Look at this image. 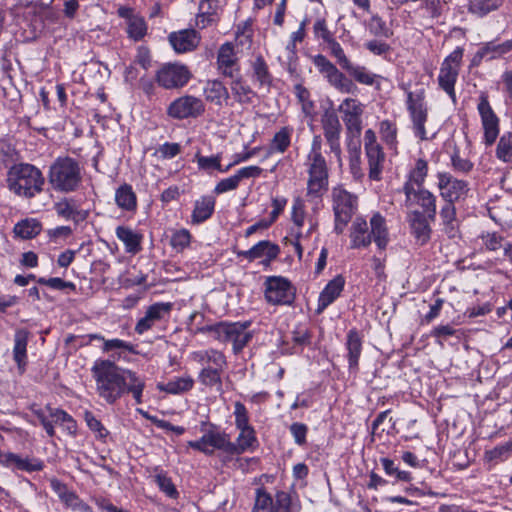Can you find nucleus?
<instances>
[{"label": "nucleus", "mask_w": 512, "mask_h": 512, "mask_svg": "<svg viewBox=\"0 0 512 512\" xmlns=\"http://www.w3.org/2000/svg\"><path fill=\"white\" fill-rule=\"evenodd\" d=\"M217 67L222 75L235 78L239 74L238 58L231 42L222 44L217 54Z\"/></svg>", "instance_id": "nucleus-21"}, {"label": "nucleus", "mask_w": 512, "mask_h": 512, "mask_svg": "<svg viewBox=\"0 0 512 512\" xmlns=\"http://www.w3.org/2000/svg\"><path fill=\"white\" fill-rule=\"evenodd\" d=\"M322 127L324 136H340L341 124L337 114L334 111H326L322 117Z\"/></svg>", "instance_id": "nucleus-43"}, {"label": "nucleus", "mask_w": 512, "mask_h": 512, "mask_svg": "<svg viewBox=\"0 0 512 512\" xmlns=\"http://www.w3.org/2000/svg\"><path fill=\"white\" fill-rule=\"evenodd\" d=\"M218 0H201L199 10L201 14L198 16L197 25L201 24V28H205L213 19L211 16L217 9Z\"/></svg>", "instance_id": "nucleus-46"}, {"label": "nucleus", "mask_w": 512, "mask_h": 512, "mask_svg": "<svg viewBox=\"0 0 512 512\" xmlns=\"http://www.w3.org/2000/svg\"><path fill=\"white\" fill-rule=\"evenodd\" d=\"M146 23L144 19L140 16H136L135 18H131V21L128 22L127 32L131 38L134 40H140L146 34Z\"/></svg>", "instance_id": "nucleus-54"}, {"label": "nucleus", "mask_w": 512, "mask_h": 512, "mask_svg": "<svg viewBox=\"0 0 512 512\" xmlns=\"http://www.w3.org/2000/svg\"><path fill=\"white\" fill-rule=\"evenodd\" d=\"M403 191L406 196V205H418L421 211L431 221L436 217V196L424 187H412L411 184H404Z\"/></svg>", "instance_id": "nucleus-15"}, {"label": "nucleus", "mask_w": 512, "mask_h": 512, "mask_svg": "<svg viewBox=\"0 0 512 512\" xmlns=\"http://www.w3.org/2000/svg\"><path fill=\"white\" fill-rule=\"evenodd\" d=\"M44 183L42 172L32 164H14L7 172L6 184L9 191L25 199H31L42 192Z\"/></svg>", "instance_id": "nucleus-3"}, {"label": "nucleus", "mask_w": 512, "mask_h": 512, "mask_svg": "<svg viewBox=\"0 0 512 512\" xmlns=\"http://www.w3.org/2000/svg\"><path fill=\"white\" fill-rule=\"evenodd\" d=\"M253 69V80L256 81L260 87L270 89L273 81V77L269 71L268 65L264 58L259 55L252 62Z\"/></svg>", "instance_id": "nucleus-32"}, {"label": "nucleus", "mask_w": 512, "mask_h": 512, "mask_svg": "<svg viewBox=\"0 0 512 512\" xmlns=\"http://www.w3.org/2000/svg\"><path fill=\"white\" fill-rule=\"evenodd\" d=\"M84 420L89 429L96 434L97 438L104 440L108 436V430L102 425L100 420H98L91 411H85Z\"/></svg>", "instance_id": "nucleus-51"}, {"label": "nucleus", "mask_w": 512, "mask_h": 512, "mask_svg": "<svg viewBox=\"0 0 512 512\" xmlns=\"http://www.w3.org/2000/svg\"><path fill=\"white\" fill-rule=\"evenodd\" d=\"M306 166L308 173L306 196L310 200H319L328 191L329 186V170L319 143L312 144Z\"/></svg>", "instance_id": "nucleus-4"}, {"label": "nucleus", "mask_w": 512, "mask_h": 512, "mask_svg": "<svg viewBox=\"0 0 512 512\" xmlns=\"http://www.w3.org/2000/svg\"><path fill=\"white\" fill-rule=\"evenodd\" d=\"M496 156L503 162H512V133H506L500 137L496 148Z\"/></svg>", "instance_id": "nucleus-45"}, {"label": "nucleus", "mask_w": 512, "mask_h": 512, "mask_svg": "<svg viewBox=\"0 0 512 512\" xmlns=\"http://www.w3.org/2000/svg\"><path fill=\"white\" fill-rule=\"evenodd\" d=\"M91 373L98 395L108 404H114L125 393H131L137 404L142 403L145 382L136 372L121 368L114 361L98 359Z\"/></svg>", "instance_id": "nucleus-1"}, {"label": "nucleus", "mask_w": 512, "mask_h": 512, "mask_svg": "<svg viewBox=\"0 0 512 512\" xmlns=\"http://www.w3.org/2000/svg\"><path fill=\"white\" fill-rule=\"evenodd\" d=\"M347 359L350 371H357L362 352V339L356 329H351L346 337Z\"/></svg>", "instance_id": "nucleus-25"}, {"label": "nucleus", "mask_w": 512, "mask_h": 512, "mask_svg": "<svg viewBox=\"0 0 512 512\" xmlns=\"http://www.w3.org/2000/svg\"><path fill=\"white\" fill-rule=\"evenodd\" d=\"M239 430L240 434L237 437L236 443L232 442L234 451H229V454L231 455L243 453L251 447L253 442L256 440L254 436V429L252 427L241 428Z\"/></svg>", "instance_id": "nucleus-40"}, {"label": "nucleus", "mask_w": 512, "mask_h": 512, "mask_svg": "<svg viewBox=\"0 0 512 512\" xmlns=\"http://www.w3.org/2000/svg\"><path fill=\"white\" fill-rule=\"evenodd\" d=\"M351 248H366L372 241L380 250L389 243V232L385 218L380 213L371 217L369 224L363 217H356L350 227Z\"/></svg>", "instance_id": "nucleus-2"}, {"label": "nucleus", "mask_w": 512, "mask_h": 512, "mask_svg": "<svg viewBox=\"0 0 512 512\" xmlns=\"http://www.w3.org/2000/svg\"><path fill=\"white\" fill-rule=\"evenodd\" d=\"M345 279L342 275H337L330 280L319 295L316 312L321 314L330 304H332L344 289Z\"/></svg>", "instance_id": "nucleus-23"}, {"label": "nucleus", "mask_w": 512, "mask_h": 512, "mask_svg": "<svg viewBox=\"0 0 512 512\" xmlns=\"http://www.w3.org/2000/svg\"><path fill=\"white\" fill-rule=\"evenodd\" d=\"M313 64L329 85L337 91L354 94L358 90L353 80L340 71L326 56L322 54L314 56Z\"/></svg>", "instance_id": "nucleus-9"}, {"label": "nucleus", "mask_w": 512, "mask_h": 512, "mask_svg": "<svg viewBox=\"0 0 512 512\" xmlns=\"http://www.w3.org/2000/svg\"><path fill=\"white\" fill-rule=\"evenodd\" d=\"M369 32L376 37L389 38L392 35V31L387 27L385 21L382 20L378 15L371 17L368 23Z\"/></svg>", "instance_id": "nucleus-50"}, {"label": "nucleus", "mask_w": 512, "mask_h": 512, "mask_svg": "<svg viewBox=\"0 0 512 512\" xmlns=\"http://www.w3.org/2000/svg\"><path fill=\"white\" fill-rule=\"evenodd\" d=\"M512 51V39L498 42V39L482 43L478 51L474 54L471 64L478 66L480 63L485 61H492L495 59L502 58L506 54Z\"/></svg>", "instance_id": "nucleus-19"}, {"label": "nucleus", "mask_w": 512, "mask_h": 512, "mask_svg": "<svg viewBox=\"0 0 512 512\" xmlns=\"http://www.w3.org/2000/svg\"><path fill=\"white\" fill-rule=\"evenodd\" d=\"M265 298L274 305L291 304L294 300V291L290 282L281 276H271L265 282Z\"/></svg>", "instance_id": "nucleus-14"}, {"label": "nucleus", "mask_w": 512, "mask_h": 512, "mask_svg": "<svg viewBox=\"0 0 512 512\" xmlns=\"http://www.w3.org/2000/svg\"><path fill=\"white\" fill-rule=\"evenodd\" d=\"M103 352H110L113 350H125L131 353H135L134 346L126 341L121 339H110L104 341V345L102 347Z\"/></svg>", "instance_id": "nucleus-63"}, {"label": "nucleus", "mask_w": 512, "mask_h": 512, "mask_svg": "<svg viewBox=\"0 0 512 512\" xmlns=\"http://www.w3.org/2000/svg\"><path fill=\"white\" fill-rule=\"evenodd\" d=\"M463 48L457 47L451 52L443 61L439 75V86L449 95V97L456 101L455 83L459 75V69L463 57Z\"/></svg>", "instance_id": "nucleus-11"}, {"label": "nucleus", "mask_w": 512, "mask_h": 512, "mask_svg": "<svg viewBox=\"0 0 512 512\" xmlns=\"http://www.w3.org/2000/svg\"><path fill=\"white\" fill-rule=\"evenodd\" d=\"M215 207V198L213 196H203L195 201L192 212V223L199 224L206 221L213 214Z\"/></svg>", "instance_id": "nucleus-29"}, {"label": "nucleus", "mask_w": 512, "mask_h": 512, "mask_svg": "<svg viewBox=\"0 0 512 512\" xmlns=\"http://www.w3.org/2000/svg\"><path fill=\"white\" fill-rule=\"evenodd\" d=\"M155 481L159 486L160 490L163 491L167 496L171 498H176L178 496V492L172 483L171 479L167 477L165 474H157L155 476Z\"/></svg>", "instance_id": "nucleus-61"}, {"label": "nucleus", "mask_w": 512, "mask_h": 512, "mask_svg": "<svg viewBox=\"0 0 512 512\" xmlns=\"http://www.w3.org/2000/svg\"><path fill=\"white\" fill-rule=\"evenodd\" d=\"M339 111L343 113V121L348 134L351 137L359 138L362 130L363 105L357 99L346 98L340 104Z\"/></svg>", "instance_id": "nucleus-18"}, {"label": "nucleus", "mask_w": 512, "mask_h": 512, "mask_svg": "<svg viewBox=\"0 0 512 512\" xmlns=\"http://www.w3.org/2000/svg\"><path fill=\"white\" fill-rule=\"evenodd\" d=\"M380 462L385 473L394 478L396 482H410L412 480L411 473L409 471L399 469L393 460L389 458H381Z\"/></svg>", "instance_id": "nucleus-41"}, {"label": "nucleus", "mask_w": 512, "mask_h": 512, "mask_svg": "<svg viewBox=\"0 0 512 512\" xmlns=\"http://www.w3.org/2000/svg\"><path fill=\"white\" fill-rule=\"evenodd\" d=\"M205 110L203 101L191 95L175 99L167 109V113L174 119L197 118Z\"/></svg>", "instance_id": "nucleus-17"}, {"label": "nucleus", "mask_w": 512, "mask_h": 512, "mask_svg": "<svg viewBox=\"0 0 512 512\" xmlns=\"http://www.w3.org/2000/svg\"><path fill=\"white\" fill-rule=\"evenodd\" d=\"M279 253L280 247L277 244L263 240L255 244L249 250L239 251L237 255L247 259L249 262L265 257L262 263L268 265L272 260L278 257Z\"/></svg>", "instance_id": "nucleus-22"}, {"label": "nucleus", "mask_w": 512, "mask_h": 512, "mask_svg": "<svg viewBox=\"0 0 512 512\" xmlns=\"http://www.w3.org/2000/svg\"><path fill=\"white\" fill-rule=\"evenodd\" d=\"M195 158H196L198 167L201 170H204V171H211L213 169L222 170L221 154H216V155H212V156H202L199 153H196Z\"/></svg>", "instance_id": "nucleus-49"}, {"label": "nucleus", "mask_w": 512, "mask_h": 512, "mask_svg": "<svg viewBox=\"0 0 512 512\" xmlns=\"http://www.w3.org/2000/svg\"><path fill=\"white\" fill-rule=\"evenodd\" d=\"M437 179L441 197L446 203L454 204L456 201L464 199L470 190L467 181L458 179L451 173L440 172L437 174Z\"/></svg>", "instance_id": "nucleus-13"}, {"label": "nucleus", "mask_w": 512, "mask_h": 512, "mask_svg": "<svg viewBox=\"0 0 512 512\" xmlns=\"http://www.w3.org/2000/svg\"><path fill=\"white\" fill-rule=\"evenodd\" d=\"M477 109L484 130L485 144L490 146L499 135V118L493 111L486 92L480 94Z\"/></svg>", "instance_id": "nucleus-16"}, {"label": "nucleus", "mask_w": 512, "mask_h": 512, "mask_svg": "<svg viewBox=\"0 0 512 512\" xmlns=\"http://www.w3.org/2000/svg\"><path fill=\"white\" fill-rule=\"evenodd\" d=\"M343 70L346 71L353 80L363 85L372 86L376 79L379 78L377 74L370 72L365 66L353 64L352 62Z\"/></svg>", "instance_id": "nucleus-33"}, {"label": "nucleus", "mask_w": 512, "mask_h": 512, "mask_svg": "<svg viewBox=\"0 0 512 512\" xmlns=\"http://www.w3.org/2000/svg\"><path fill=\"white\" fill-rule=\"evenodd\" d=\"M232 82L230 85V89L232 91L233 96L235 97L236 101L240 104H250L252 103V99L255 96V93L250 88V86L246 85L241 76L239 74L232 78Z\"/></svg>", "instance_id": "nucleus-35"}, {"label": "nucleus", "mask_w": 512, "mask_h": 512, "mask_svg": "<svg viewBox=\"0 0 512 512\" xmlns=\"http://www.w3.org/2000/svg\"><path fill=\"white\" fill-rule=\"evenodd\" d=\"M191 234L187 229L175 231L171 236V246L178 252L183 251L190 245Z\"/></svg>", "instance_id": "nucleus-52"}, {"label": "nucleus", "mask_w": 512, "mask_h": 512, "mask_svg": "<svg viewBox=\"0 0 512 512\" xmlns=\"http://www.w3.org/2000/svg\"><path fill=\"white\" fill-rule=\"evenodd\" d=\"M483 246L489 251H497L502 247L504 238L496 232L482 233L480 236Z\"/></svg>", "instance_id": "nucleus-59"}, {"label": "nucleus", "mask_w": 512, "mask_h": 512, "mask_svg": "<svg viewBox=\"0 0 512 512\" xmlns=\"http://www.w3.org/2000/svg\"><path fill=\"white\" fill-rule=\"evenodd\" d=\"M115 202L117 206L125 211H135L137 208V197L129 184L121 185L115 192Z\"/></svg>", "instance_id": "nucleus-31"}, {"label": "nucleus", "mask_w": 512, "mask_h": 512, "mask_svg": "<svg viewBox=\"0 0 512 512\" xmlns=\"http://www.w3.org/2000/svg\"><path fill=\"white\" fill-rule=\"evenodd\" d=\"M249 321L245 322H219L203 327L201 331L213 334V337L223 343H232L233 352L240 353L251 341L253 334L248 330Z\"/></svg>", "instance_id": "nucleus-6"}, {"label": "nucleus", "mask_w": 512, "mask_h": 512, "mask_svg": "<svg viewBox=\"0 0 512 512\" xmlns=\"http://www.w3.org/2000/svg\"><path fill=\"white\" fill-rule=\"evenodd\" d=\"M326 44L330 50V54L336 59V62L343 70L351 62L346 56L343 48L334 37L326 42Z\"/></svg>", "instance_id": "nucleus-53"}, {"label": "nucleus", "mask_w": 512, "mask_h": 512, "mask_svg": "<svg viewBox=\"0 0 512 512\" xmlns=\"http://www.w3.org/2000/svg\"><path fill=\"white\" fill-rule=\"evenodd\" d=\"M428 173V164L424 159L416 161L414 169L409 174V179L405 184H411L412 187H423V183Z\"/></svg>", "instance_id": "nucleus-44"}, {"label": "nucleus", "mask_w": 512, "mask_h": 512, "mask_svg": "<svg viewBox=\"0 0 512 512\" xmlns=\"http://www.w3.org/2000/svg\"><path fill=\"white\" fill-rule=\"evenodd\" d=\"M225 370H219L218 368H213L211 365L205 366L199 373L198 379L199 381L209 387H213L218 385L221 387L222 379L221 375Z\"/></svg>", "instance_id": "nucleus-42"}, {"label": "nucleus", "mask_w": 512, "mask_h": 512, "mask_svg": "<svg viewBox=\"0 0 512 512\" xmlns=\"http://www.w3.org/2000/svg\"><path fill=\"white\" fill-rule=\"evenodd\" d=\"M332 202L335 217L334 231L339 235L343 233L345 226L357 211L358 198L343 187L337 186L332 190Z\"/></svg>", "instance_id": "nucleus-8"}, {"label": "nucleus", "mask_w": 512, "mask_h": 512, "mask_svg": "<svg viewBox=\"0 0 512 512\" xmlns=\"http://www.w3.org/2000/svg\"><path fill=\"white\" fill-rule=\"evenodd\" d=\"M117 238L123 242L125 251L130 254H137L142 250L141 242L143 236L128 226H118L116 228Z\"/></svg>", "instance_id": "nucleus-26"}, {"label": "nucleus", "mask_w": 512, "mask_h": 512, "mask_svg": "<svg viewBox=\"0 0 512 512\" xmlns=\"http://www.w3.org/2000/svg\"><path fill=\"white\" fill-rule=\"evenodd\" d=\"M201 431L204 434L200 439L188 442V446L192 449L207 456L213 455L215 450H221L227 454L229 451H234L229 434L220 431L216 425L202 422Z\"/></svg>", "instance_id": "nucleus-7"}, {"label": "nucleus", "mask_w": 512, "mask_h": 512, "mask_svg": "<svg viewBox=\"0 0 512 512\" xmlns=\"http://www.w3.org/2000/svg\"><path fill=\"white\" fill-rule=\"evenodd\" d=\"M312 334L307 328L298 327L292 332V342L295 347L307 346L311 343Z\"/></svg>", "instance_id": "nucleus-62"}, {"label": "nucleus", "mask_w": 512, "mask_h": 512, "mask_svg": "<svg viewBox=\"0 0 512 512\" xmlns=\"http://www.w3.org/2000/svg\"><path fill=\"white\" fill-rule=\"evenodd\" d=\"M441 225L449 238L459 234V220L456 217V207L452 203H445L440 210Z\"/></svg>", "instance_id": "nucleus-27"}, {"label": "nucleus", "mask_w": 512, "mask_h": 512, "mask_svg": "<svg viewBox=\"0 0 512 512\" xmlns=\"http://www.w3.org/2000/svg\"><path fill=\"white\" fill-rule=\"evenodd\" d=\"M199 40L198 33L194 29L173 32L169 35V42L177 53L194 50L199 44Z\"/></svg>", "instance_id": "nucleus-24"}, {"label": "nucleus", "mask_w": 512, "mask_h": 512, "mask_svg": "<svg viewBox=\"0 0 512 512\" xmlns=\"http://www.w3.org/2000/svg\"><path fill=\"white\" fill-rule=\"evenodd\" d=\"M208 365H211L213 368H218L219 370H225L227 367L225 355L221 351L209 349L206 366Z\"/></svg>", "instance_id": "nucleus-64"}, {"label": "nucleus", "mask_w": 512, "mask_h": 512, "mask_svg": "<svg viewBox=\"0 0 512 512\" xmlns=\"http://www.w3.org/2000/svg\"><path fill=\"white\" fill-rule=\"evenodd\" d=\"M41 228L39 221L33 218H27L16 223L13 232L15 236L21 239H31L41 232Z\"/></svg>", "instance_id": "nucleus-34"}, {"label": "nucleus", "mask_w": 512, "mask_h": 512, "mask_svg": "<svg viewBox=\"0 0 512 512\" xmlns=\"http://www.w3.org/2000/svg\"><path fill=\"white\" fill-rule=\"evenodd\" d=\"M512 453V441L503 445L497 446L490 451L486 452V458L490 461H504Z\"/></svg>", "instance_id": "nucleus-56"}, {"label": "nucleus", "mask_w": 512, "mask_h": 512, "mask_svg": "<svg viewBox=\"0 0 512 512\" xmlns=\"http://www.w3.org/2000/svg\"><path fill=\"white\" fill-rule=\"evenodd\" d=\"M172 308L173 304L170 302H158L150 305L146 310V314H148L151 320L158 322L168 317Z\"/></svg>", "instance_id": "nucleus-47"}, {"label": "nucleus", "mask_w": 512, "mask_h": 512, "mask_svg": "<svg viewBox=\"0 0 512 512\" xmlns=\"http://www.w3.org/2000/svg\"><path fill=\"white\" fill-rule=\"evenodd\" d=\"M194 381L191 377H179L170 380L166 384L159 383L157 388L169 394H181L192 389Z\"/></svg>", "instance_id": "nucleus-37"}, {"label": "nucleus", "mask_w": 512, "mask_h": 512, "mask_svg": "<svg viewBox=\"0 0 512 512\" xmlns=\"http://www.w3.org/2000/svg\"><path fill=\"white\" fill-rule=\"evenodd\" d=\"M503 0H472L468 5V11L479 17H483L492 11L499 9Z\"/></svg>", "instance_id": "nucleus-38"}, {"label": "nucleus", "mask_w": 512, "mask_h": 512, "mask_svg": "<svg viewBox=\"0 0 512 512\" xmlns=\"http://www.w3.org/2000/svg\"><path fill=\"white\" fill-rule=\"evenodd\" d=\"M206 99L216 105H221L223 100L229 98V93L224 84L219 80H212L207 83L204 89Z\"/></svg>", "instance_id": "nucleus-36"}, {"label": "nucleus", "mask_w": 512, "mask_h": 512, "mask_svg": "<svg viewBox=\"0 0 512 512\" xmlns=\"http://www.w3.org/2000/svg\"><path fill=\"white\" fill-rule=\"evenodd\" d=\"M54 209L60 217L66 220L78 222L86 218V214L78 209V206L73 199L64 198L59 202H56L54 204Z\"/></svg>", "instance_id": "nucleus-28"}, {"label": "nucleus", "mask_w": 512, "mask_h": 512, "mask_svg": "<svg viewBox=\"0 0 512 512\" xmlns=\"http://www.w3.org/2000/svg\"><path fill=\"white\" fill-rule=\"evenodd\" d=\"M15 344L13 349L14 360L18 366L21 367L26 363V348L28 342V332L25 330H18L15 333Z\"/></svg>", "instance_id": "nucleus-39"}, {"label": "nucleus", "mask_w": 512, "mask_h": 512, "mask_svg": "<svg viewBox=\"0 0 512 512\" xmlns=\"http://www.w3.org/2000/svg\"><path fill=\"white\" fill-rule=\"evenodd\" d=\"M50 416L56 423L63 425L64 429L70 434H75L77 429L76 421L67 412L61 409H49Z\"/></svg>", "instance_id": "nucleus-48"}, {"label": "nucleus", "mask_w": 512, "mask_h": 512, "mask_svg": "<svg viewBox=\"0 0 512 512\" xmlns=\"http://www.w3.org/2000/svg\"><path fill=\"white\" fill-rule=\"evenodd\" d=\"M79 164L70 157L58 158L49 170V183L55 191L69 193L81 183Z\"/></svg>", "instance_id": "nucleus-5"}, {"label": "nucleus", "mask_w": 512, "mask_h": 512, "mask_svg": "<svg viewBox=\"0 0 512 512\" xmlns=\"http://www.w3.org/2000/svg\"><path fill=\"white\" fill-rule=\"evenodd\" d=\"M451 166L457 173L468 174L474 167V164L467 158H462L459 152L451 155Z\"/></svg>", "instance_id": "nucleus-58"}, {"label": "nucleus", "mask_w": 512, "mask_h": 512, "mask_svg": "<svg viewBox=\"0 0 512 512\" xmlns=\"http://www.w3.org/2000/svg\"><path fill=\"white\" fill-rule=\"evenodd\" d=\"M235 425L238 429L251 427L249 425L248 411L245 405L239 401L234 404Z\"/></svg>", "instance_id": "nucleus-60"}, {"label": "nucleus", "mask_w": 512, "mask_h": 512, "mask_svg": "<svg viewBox=\"0 0 512 512\" xmlns=\"http://www.w3.org/2000/svg\"><path fill=\"white\" fill-rule=\"evenodd\" d=\"M430 222L432 221L428 216H425L421 211L415 210L409 213L410 233L418 246H423L430 241L432 234Z\"/></svg>", "instance_id": "nucleus-20"}, {"label": "nucleus", "mask_w": 512, "mask_h": 512, "mask_svg": "<svg viewBox=\"0 0 512 512\" xmlns=\"http://www.w3.org/2000/svg\"><path fill=\"white\" fill-rule=\"evenodd\" d=\"M290 145V132L287 128H282L277 132L272 140V148L277 152L283 153Z\"/></svg>", "instance_id": "nucleus-57"}, {"label": "nucleus", "mask_w": 512, "mask_h": 512, "mask_svg": "<svg viewBox=\"0 0 512 512\" xmlns=\"http://www.w3.org/2000/svg\"><path fill=\"white\" fill-rule=\"evenodd\" d=\"M406 106L412 121L415 136L421 140H427L425 123L428 118V109L425 102L424 90L420 89L415 92L408 91Z\"/></svg>", "instance_id": "nucleus-10"}, {"label": "nucleus", "mask_w": 512, "mask_h": 512, "mask_svg": "<svg viewBox=\"0 0 512 512\" xmlns=\"http://www.w3.org/2000/svg\"><path fill=\"white\" fill-rule=\"evenodd\" d=\"M192 74L187 66L177 63L163 65L156 74L159 86L165 89H179L185 86Z\"/></svg>", "instance_id": "nucleus-12"}, {"label": "nucleus", "mask_w": 512, "mask_h": 512, "mask_svg": "<svg viewBox=\"0 0 512 512\" xmlns=\"http://www.w3.org/2000/svg\"><path fill=\"white\" fill-rule=\"evenodd\" d=\"M273 505V499L263 488L256 490V499L252 512H264Z\"/></svg>", "instance_id": "nucleus-55"}, {"label": "nucleus", "mask_w": 512, "mask_h": 512, "mask_svg": "<svg viewBox=\"0 0 512 512\" xmlns=\"http://www.w3.org/2000/svg\"><path fill=\"white\" fill-rule=\"evenodd\" d=\"M365 151L366 156L368 158L370 179L380 180V176L383 170V164L385 161V154L381 146L370 147L368 149H365Z\"/></svg>", "instance_id": "nucleus-30"}]
</instances>
